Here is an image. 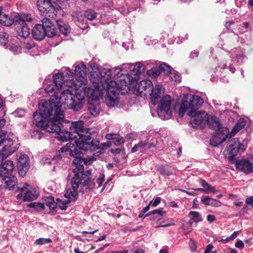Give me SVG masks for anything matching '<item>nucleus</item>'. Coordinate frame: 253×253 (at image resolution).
<instances>
[{
	"label": "nucleus",
	"instance_id": "obj_56",
	"mask_svg": "<svg viewBox=\"0 0 253 253\" xmlns=\"http://www.w3.org/2000/svg\"><path fill=\"white\" fill-rule=\"evenodd\" d=\"M133 65L129 63L124 64L121 66L122 71L124 70L126 72L131 71Z\"/></svg>",
	"mask_w": 253,
	"mask_h": 253
},
{
	"label": "nucleus",
	"instance_id": "obj_14",
	"mask_svg": "<svg viewBox=\"0 0 253 253\" xmlns=\"http://www.w3.org/2000/svg\"><path fill=\"white\" fill-rule=\"evenodd\" d=\"M204 101L197 95H187L182 101V108L187 107L189 111H198Z\"/></svg>",
	"mask_w": 253,
	"mask_h": 253
},
{
	"label": "nucleus",
	"instance_id": "obj_16",
	"mask_svg": "<svg viewBox=\"0 0 253 253\" xmlns=\"http://www.w3.org/2000/svg\"><path fill=\"white\" fill-rule=\"evenodd\" d=\"M245 150V145L241 143L237 138H233L229 140L225 151L227 152L230 158H233Z\"/></svg>",
	"mask_w": 253,
	"mask_h": 253
},
{
	"label": "nucleus",
	"instance_id": "obj_36",
	"mask_svg": "<svg viewBox=\"0 0 253 253\" xmlns=\"http://www.w3.org/2000/svg\"><path fill=\"white\" fill-rule=\"evenodd\" d=\"M24 48L25 50V52L29 53L30 55L32 56L37 55L36 52L37 50V48L33 41H31L25 43Z\"/></svg>",
	"mask_w": 253,
	"mask_h": 253
},
{
	"label": "nucleus",
	"instance_id": "obj_23",
	"mask_svg": "<svg viewBox=\"0 0 253 253\" xmlns=\"http://www.w3.org/2000/svg\"><path fill=\"white\" fill-rule=\"evenodd\" d=\"M42 23L44 26L45 36L52 37L55 35L56 30L54 25L48 17H44L42 20Z\"/></svg>",
	"mask_w": 253,
	"mask_h": 253
},
{
	"label": "nucleus",
	"instance_id": "obj_30",
	"mask_svg": "<svg viewBox=\"0 0 253 253\" xmlns=\"http://www.w3.org/2000/svg\"><path fill=\"white\" fill-rule=\"evenodd\" d=\"M200 183L201 186L203 187V188H195L194 189V190L203 192L206 194H209L211 192L213 194H216L219 192L217 190L215 189L214 187H212L205 180L201 179Z\"/></svg>",
	"mask_w": 253,
	"mask_h": 253
},
{
	"label": "nucleus",
	"instance_id": "obj_48",
	"mask_svg": "<svg viewBox=\"0 0 253 253\" xmlns=\"http://www.w3.org/2000/svg\"><path fill=\"white\" fill-rule=\"evenodd\" d=\"M51 242V240L49 238H40L35 241V244L38 245H42L50 243Z\"/></svg>",
	"mask_w": 253,
	"mask_h": 253
},
{
	"label": "nucleus",
	"instance_id": "obj_22",
	"mask_svg": "<svg viewBox=\"0 0 253 253\" xmlns=\"http://www.w3.org/2000/svg\"><path fill=\"white\" fill-rule=\"evenodd\" d=\"M164 92L165 88L160 84H157L154 87H152L150 93L151 101L154 105L158 103L161 95L163 94Z\"/></svg>",
	"mask_w": 253,
	"mask_h": 253
},
{
	"label": "nucleus",
	"instance_id": "obj_46",
	"mask_svg": "<svg viewBox=\"0 0 253 253\" xmlns=\"http://www.w3.org/2000/svg\"><path fill=\"white\" fill-rule=\"evenodd\" d=\"M28 206L30 208H34L38 211H42L44 209V204L40 203H31L28 205Z\"/></svg>",
	"mask_w": 253,
	"mask_h": 253
},
{
	"label": "nucleus",
	"instance_id": "obj_61",
	"mask_svg": "<svg viewBox=\"0 0 253 253\" xmlns=\"http://www.w3.org/2000/svg\"><path fill=\"white\" fill-rule=\"evenodd\" d=\"M5 120L3 119L0 120V135H6V132L1 128L5 125Z\"/></svg>",
	"mask_w": 253,
	"mask_h": 253
},
{
	"label": "nucleus",
	"instance_id": "obj_15",
	"mask_svg": "<svg viewBox=\"0 0 253 253\" xmlns=\"http://www.w3.org/2000/svg\"><path fill=\"white\" fill-rule=\"evenodd\" d=\"M70 88L72 89L73 91H75V95H73L75 103H74V111H78L83 107L84 100L85 99V96H86V84L84 85H83L81 87H78L77 88L74 87Z\"/></svg>",
	"mask_w": 253,
	"mask_h": 253
},
{
	"label": "nucleus",
	"instance_id": "obj_26",
	"mask_svg": "<svg viewBox=\"0 0 253 253\" xmlns=\"http://www.w3.org/2000/svg\"><path fill=\"white\" fill-rule=\"evenodd\" d=\"M2 177L3 178L1 182L3 187L8 190L13 189L17 184V180L16 177L11 174L3 176Z\"/></svg>",
	"mask_w": 253,
	"mask_h": 253
},
{
	"label": "nucleus",
	"instance_id": "obj_60",
	"mask_svg": "<svg viewBox=\"0 0 253 253\" xmlns=\"http://www.w3.org/2000/svg\"><path fill=\"white\" fill-rule=\"evenodd\" d=\"M189 244L192 252H194L196 250L197 245L193 239H191L190 240Z\"/></svg>",
	"mask_w": 253,
	"mask_h": 253
},
{
	"label": "nucleus",
	"instance_id": "obj_24",
	"mask_svg": "<svg viewBox=\"0 0 253 253\" xmlns=\"http://www.w3.org/2000/svg\"><path fill=\"white\" fill-rule=\"evenodd\" d=\"M14 168L13 161L6 160L2 162L0 165V177L11 174Z\"/></svg>",
	"mask_w": 253,
	"mask_h": 253
},
{
	"label": "nucleus",
	"instance_id": "obj_20",
	"mask_svg": "<svg viewBox=\"0 0 253 253\" xmlns=\"http://www.w3.org/2000/svg\"><path fill=\"white\" fill-rule=\"evenodd\" d=\"M236 168L246 174L253 172V164L247 159H243L236 162Z\"/></svg>",
	"mask_w": 253,
	"mask_h": 253
},
{
	"label": "nucleus",
	"instance_id": "obj_1",
	"mask_svg": "<svg viewBox=\"0 0 253 253\" xmlns=\"http://www.w3.org/2000/svg\"><path fill=\"white\" fill-rule=\"evenodd\" d=\"M45 117L44 115L36 111L33 114V118L36 126L43 127L45 130L48 132H55L58 134L60 139L62 141L71 140L77 145L79 148L84 149H90L96 150L99 148V141L98 139L94 138V136L96 133H92L90 129L85 128L84 126V122L82 121L73 122L70 126V131L63 130L61 129L62 122H64V119L59 121L60 130L57 131H48L46 128L49 122H52L53 124H57L55 122V116L52 118Z\"/></svg>",
	"mask_w": 253,
	"mask_h": 253
},
{
	"label": "nucleus",
	"instance_id": "obj_7",
	"mask_svg": "<svg viewBox=\"0 0 253 253\" xmlns=\"http://www.w3.org/2000/svg\"><path fill=\"white\" fill-rule=\"evenodd\" d=\"M95 150H91L90 149H84L83 148H79L77 145H75L74 143L69 142L66 145L62 147L59 150V152H69V155L74 157V160L73 161V164L75 166V168L79 167L80 165L86 164V162L84 158H82L81 156V154L85 153V152L92 151Z\"/></svg>",
	"mask_w": 253,
	"mask_h": 253
},
{
	"label": "nucleus",
	"instance_id": "obj_17",
	"mask_svg": "<svg viewBox=\"0 0 253 253\" xmlns=\"http://www.w3.org/2000/svg\"><path fill=\"white\" fill-rule=\"evenodd\" d=\"M212 138L210 140L211 145L216 147L224 142L229 135V131L226 127H221L215 130Z\"/></svg>",
	"mask_w": 253,
	"mask_h": 253
},
{
	"label": "nucleus",
	"instance_id": "obj_50",
	"mask_svg": "<svg viewBox=\"0 0 253 253\" xmlns=\"http://www.w3.org/2000/svg\"><path fill=\"white\" fill-rule=\"evenodd\" d=\"M7 34L5 33L0 34V43L4 46L6 45L8 42Z\"/></svg>",
	"mask_w": 253,
	"mask_h": 253
},
{
	"label": "nucleus",
	"instance_id": "obj_51",
	"mask_svg": "<svg viewBox=\"0 0 253 253\" xmlns=\"http://www.w3.org/2000/svg\"><path fill=\"white\" fill-rule=\"evenodd\" d=\"M160 73L159 69L157 68H153L147 71V73L149 75H152L154 78L158 77Z\"/></svg>",
	"mask_w": 253,
	"mask_h": 253
},
{
	"label": "nucleus",
	"instance_id": "obj_38",
	"mask_svg": "<svg viewBox=\"0 0 253 253\" xmlns=\"http://www.w3.org/2000/svg\"><path fill=\"white\" fill-rule=\"evenodd\" d=\"M88 110L92 115L95 116L99 113L101 108L98 102L96 104H92L89 102Z\"/></svg>",
	"mask_w": 253,
	"mask_h": 253
},
{
	"label": "nucleus",
	"instance_id": "obj_49",
	"mask_svg": "<svg viewBox=\"0 0 253 253\" xmlns=\"http://www.w3.org/2000/svg\"><path fill=\"white\" fill-rule=\"evenodd\" d=\"M157 170L162 175H170L172 174V171L170 170H166L165 167L163 166H161L157 169Z\"/></svg>",
	"mask_w": 253,
	"mask_h": 253
},
{
	"label": "nucleus",
	"instance_id": "obj_13",
	"mask_svg": "<svg viewBox=\"0 0 253 253\" xmlns=\"http://www.w3.org/2000/svg\"><path fill=\"white\" fill-rule=\"evenodd\" d=\"M29 185L24 183L22 185H17V188L20 192L17 195V199H22L23 201H30L35 200L38 196V194L34 189H28Z\"/></svg>",
	"mask_w": 253,
	"mask_h": 253
},
{
	"label": "nucleus",
	"instance_id": "obj_62",
	"mask_svg": "<svg viewBox=\"0 0 253 253\" xmlns=\"http://www.w3.org/2000/svg\"><path fill=\"white\" fill-rule=\"evenodd\" d=\"M170 78L172 81L175 82H179L180 81V77L176 73H171L170 76Z\"/></svg>",
	"mask_w": 253,
	"mask_h": 253
},
{
	"label": "nucleus",
	"instance_id": "obj_33",
	"mask_svg": "<svg viewBox=\"0 0 253 253\" xmlns=\"http://www.w3.org/2000/svg\"><path fill=\"white\" fill-rule=\"evenodd\" d=\"M33 18L30 14L23 13L20 15L15 16V23H20V24H27L26 22H31Z\"/></svg>",
	"mask_w": 253,
	"mask_h": 253
},
{
	"label": "nucleus",
	"instance_id": "obj_40",
	"mask_svg": "<svg viewBox=\"0 0 253 253\" xmlns=\"http://www.w3.org/2000/svg\"><path fill=\"white\" fill-rule=\"evenodd\" d=\"M144 67L141 62H137L134 66L133 65L132 71L135 75H138L143 72Z\"/></svg>",
	"mask_w": 253,
	"mask_h": 253
},
{
	"label": "nucleus",
	"instance_id": "obj_53",
	"mask_svg": "<svg viewBox=\"0 0 253 253\" xmlns=\"http://www.w3.org/2000/svg\"><path fill=\"white\" fill-rule=\"evenodd\" d=\"M124 142V140L123 138L117 135L115 136V137H114V138H113V141H112V143L116 146H119L123 144Z\"/></svg>",
	"mask_w": 253,
	"mask_h": 253
},
{
	"label": "nucleus",
	"instance_id": "obj_21",
	"mask_svg": "<svg viewBox=\"0 0 253 253\" xmlns=\"http://www.w3.org/2000/svg\"><path fill=\"white\" fill-rule=\"evenodd\" d=\"M17 168L19 175L24 176L29 168V157L26 155H23L19 158Z\"/></svg>",
	"mask_w": 253,
	"mask_h": 253
},
{
	"label": "nucleus",
	"instance_id": "obj_18",
	"mask_svg": "<svg viewBox=\"0 0 253 253\" xmlns=\"http://www.w3.org/2000/svg\"><path fill=\"white\" fill-rule=\"evenodd\" d=\"M106 84V87L107 89V93L105 99L106 104L109 107H115L118 105L119 102V94L116 92L115 88L110 86L108 84Z\"/></svg>",
	"mask_w": 253,
	"mask_h": 253
},
{
	"label": "nucleus",
	"instance_id": "obj_3",
	"mask_svg": "<svg viewBox=\"0 0 253 253\" xmlns=\"http://www.w3.org/2000/svg\"><path fill=\"white\" fill-rule=\"evenodd\" d=\"M100 75L101 81H104L106 84L118 90L124 89L126 87L130 88V85L135 83V79L128 74H121L116 79H112V71L109 69H103Z\"/></svg>",
	"mask_w": 253,
	"mask_h": 253
},
{
	"label": "nucleus",
	"instance_id": "obj_41",
	"mask_svg": "<svg viewBox=\"0 0 253 253\" xmlns=\"http://www.w3.org/2000/svg\"><path fill=\"white\" fill-rule=\"evenodd\" d=\"M191 219L195 222H198L202 221V218L201 214L197 211H191L189 213Z\"/></svg>",
	"mask_w": 253,
	"mask_h": 253
},
{
	"label": "nucleus",
	"instance_id": "obj_34",
	"mask_svg": "<svg viewBox=\"0 0 253 253\" xmlns=\"http://www.w3.org/2000/svg\"><path fill=\"white\" fill-rule=\"evenodd\" d=\"M246 121L243 118H240L237 121L235 126H234L233 129L230 132V137L234 136L239 131L241 130L246 125Z\"/></svg>",
	"mask_w": 253,
	"mask_h": 253
},
{
	"label": "nucleus",
	"instance_id": "obj_2",
	"mask_svg": "<svg viewBox=\"0 0 253 253\" xmlns=\"http://www.w3.org/2000/svg\"><path fill=\"white\" fill-rule=\"evenodd\" d=\"M61 92L60 97L57 94H53L48 101L42 100L39 104L40 107L39 113L45 117H51L54 112L53 116L57 118L55 120L57 124L49 122L46 128L48 131H57L60 130L59 126L58 125L59 124V121L64 119L65 117L62 109H71L74 110L75 103L72 89L67 87L64 88Z\"/></svg>",
	"mask_w": 253,
	"mask_h": 253
},
{
	"label": "nucleus",
	"instance_id": "obj_9",
	"mask_svg": "<svg viewBox=\"0 0 253 253\" xmlns=\"http://www.w3.org/2000/svg\"><path fill=\"white\" fill-rule=\"evenodd\" d=\"M83 175L80 176L82 180L81 186H86L88 189L98 188L100 187L104 181V175L101 173L99 175L93 179L91 178V171L87 170L84 173V169L82 172Z\"/></svg>",
	"mask_w": 253,
	"mask_h": 253
},
{
	"label": "nucleus",
	"instance_id": "obj_29",
	"mask_svg": "<svg viewBox=\"0 0 253 253\" xmlns=\"http://www.w3.org/2000/svg\"><path fill=\"white\" fill-rule=\"evenodd\" d=\"M15 27L18 35L23 38L29 37L30 33V28L27 24L15 23Z\"/></svg>",
	"mask_w": 253,
	"mask_h": 253
},
{
	"label": "nucleus",
	"instance_id": "obj_12",
	"mask_svg": "<svg viewBox=\"0 0 253 253\" xmlns=\"http://www.w3.org/2000/svg\"><path fill=\"white\" fill-rule=\"evenodd\" d=\"M190 123L193 127L201 128L207 124L208 115L205 111H189Z\"/></svg>",
	"mask_w": 253,
	"mask_h": 253
},
{
	"label": "nucleus",
	"instance_id": "obj_52",
	"mask_svg": "<svg viewBox=\"0 0 253 253\" xmlns=\"http://www.w3.org/2000/svg\"><path fill=\"white\" fill-rule=\"evenodd\" d=\"M64 77L66 76L67 79L66 80H73V73L70 71L69 68H65L64 72L62 74Z\"/></svg>",
	"mask_w": 253,
	"mask_h": 253
},
{
	"label": "nucleus",
	"instance_id": "obj_31",
	"mask_svg": "<svg viewBox=\"0 0 253 253\" xmlns=\"http://www.w3.org/2000/svg\"><path fill=\"white\" fill-rule=\"evenodd\" d=\"M207 123L210 128L216 130L222 127L218 119L213 116L208 117Z\"/></svg>",
	"mask_w": 253,
	"mask_h": 253
},
{
	"label": "nucleus",
	"instance_id": "obj_44",
	"mask_svg": "<svg viewBox=\"0 0 253 253\" xmlns=\"http://www.w3.org/2000/svg\"><path fill=\"white\" fill-rule=\"evenodd\" d=\"M160 72H163L165 74L168 75L170 74L171 68L170 66L166 63H163L160 65L159 68Z\"/></svg>",
	"mask_w": 253,
	"mask_h": 253
},
{
	"label": "nucleus",
	"instance_id": "obj_32",
	"mask_svg": "<svg viewBox=\"0 0 253 253\" xmlns=\"http://www.w3.org/2000/svg\"><path fill=\"white\" fill-rule=\"evenodd\" d=\"M165 213L162 209H160L148 212L146 216H150L151 220L159 221L164 216Z\"/></svg>",
	"mask_w": 253,
	"mask_h": 253
},
{
	"label": "nucleus",
	"instance_id": "obj_54",
	"mask_svg": "<svg viewBox=\"0 0 253 253\" xmlns=\"http://www.w3.org/2000/svg\"><path fill=\"white\" fill-rule=\"evenodd\" d=\"M5 18V20L4 21H2V20H1L4 25L6 26H9L11 25L12 24H14V25H15V17L13 19H12L10 18H9L8 16H6Z\"/></svg>",
	"mask_w": 253,
	"mask_h": 253
},
{
	"label": "nucleus",
	"instance_id": "obj_25",
	"mask_svg": "<svg viewBox=\"0 0 253 253\" xmlns=\"http://www.w3.org/2000/svg\"><path fill=\"white\" fill-rule=\"evenodd\" d=\"M53 82L54 83L56 89L57 91H61L65 87H70L67 85L65 82L69 80H64V77L62 73H57L53 76Z\"/></svg>",
	"mask_w": 253,
	"mask_h": 253
},
{
	"label": "nucleus",
	"instance_id": "obj_47",
	"mask_svg": "<svg viewBox=\"0 0 253 253\" xmlns=\"http://www.w3.org/2000/svg\"><path fill=\"white\" fill-rule=\"evenodd\" d=\"M55 85H53L52 84H48L45 88V91L46 93H53L54 94H57L58 92H60V91H57L56 89V87L55 86Z\"/></svg>",
	"mask_w": 253,
	"mask_h": 253
},
{
	"label": "nucleus",
	"instance_id": "obj_58",
	"mask_svg": "<svg viewBox=\"0 0 253 253\" xmlns=\"http://www.w3.org/2000/svg\"><path fill=\"white\" fill-rule=\"evenodd\" d=\"M122 71H123L121 67L115 68V69H114V76L113 77V79H116L117 78H119L121 74H123L122 73H121Z\"/></svg>",
	"mask_w": 253,
	"mask_h": 253
},
{
	"label": "nucleus",
	"instance_id": "obj_57",
	"mask_svg": "<svg viewBox=\"0 0 253 253\" xmlns=\"http://www.w3.org/2000/svg\"><path fill=\"white\" fill-rule=\"evenodd\" d=\"M161 200V198L160 197H157L155 199L151 201L148 205H149V207L150 205H152L153 207H155L160 203Z\"/></svg>",
	"mask_w": 253,
	"mask_h": 253
},
{
	"label": "nucleus",
	"instance_id": "obj_39",
	"mask_svg": "<svg viewBox=\"0 0 253 253\" xmlns=\"http://www.w3.org/2000/svg\"><path fill=\"white\" fill-rule=\"evenodd\" d=\"M137 144V145H139V149L140 152H142L151 147H156V145L154 144L153 142L148 143L146 140H145L144 141H141Z\"/></svg>",
	"mask_w": 253,
	"mask_h": 253
},
{
	"label": "nucleus",
	"instance_id": "obj_59",
	"mask_svg": "<svg viewBox=\"0 0 253 253\" xmlns=\"http://www.w3.org/2000/svg\"><path fill=\"white\" fill-rule=\"evenodd\" d=\"M42 136V133L38 130H36L33 131L32 136H34L35 138L40 139Z\"/></svg>",
	"mask_w": 253,
	"mask_h": 253
},
{
	"label": "nucleus",
	"instance_id": "obj_6",
	"mask_svg": "<svg viewBox=\"0 0 253 253\" xmlns=\"http://www.w3.org/2000/svg\"><path fill=\"white\" fill-rule=\"evenodd\" d=\"M91 67H92V71L90 72V76L91 78L94 77V80H92V82L95 84L93 85L94 88L88 87L87 88L86 87V96L88 98L89 102L91 101L97 102L101 94V91L99 89L98 82L99 81L103 82L104 81H101L100 71L97 65L93 64L91 65Z\"/></svg>",
	"mask_w": 253,
	"mask_h": 253
},
{
	"label": "nucleus",
	"instance_id": "obj_5",
	"mask_svg": "<svg viewBox=\"0 0 253 253\" xmlns=\"http://www.w3.org/2000/svg\"><path fill=\"white\" fill-rule=\"evenodd\" d=\"M84 170V165H80L79 167L74 168L72 170L73 174L70 173L73 176L71 180L72 187L68 189L65 193V197L70 201H75L78 197V189L82 184V180L80 176H82V172Z\"/></svg>",
	"mask_w": 253,
	"mask_h": 253
},
{
	"label": "nucleus",
	"instance_id": "obj_64",
	"mask_svg": "<svg viewBox=\"0 0 253 253\" xmlns=\"http://www.w3.org/2000/svg\"><path fill=\"white\" fill-rule=\"evenodd\" d=\"M188 110V109L187 107H183L182 108V103L181 104L180 109H179V115L180 117H182L183 115L184 114L186 111Z\"/></svg>",
	"mask_w": 253,
	"mask_h": 253
},
{
	"label": "nucleus",
	"instance_id": "obj_11",
	"mask_svg": "<svg viewBox=\"0 0 253 253\" xmlns=\"http://www.w3.org/2000/svg\"><path fill=\"white\" fill-rule=\"evenodd\" d=\"M171 97L169 95L165 96L160 102L157 114L162 120L169 119L171 117Z\"/></svg>",
	"mask_w": 253,
	"mask_h": 253
},
{
	"label": "nucleus",
	"instance_id": "obj_28",
	"mask_svg": "<svg viewBox=\"0 0 253 253\" xmlns=\"http://www.w3.org/2000/svg\"><path fill=\"white\" fill-rule=\"evenodd\" d=\"M153 87V84L151 81L149 80H143L139 82L138 84V90L141 93L146 95L147 93H150Z\"/></svg>",
	"mask_w": 253,
	"mask_h": 253
},
{
	"label": "nucleus",
	"instance_id": "obj_43",
	"mask_svg": "<svg viewBox=\"0 0 253 253\" xmlns=\"http://www.w3.org/2000/svg\"><path fill=\"white\" fill-rule=\"evenodd\" d=\"M69 200H62L59 199H57V206H58L59 208L62 210H65L67 209V205L70 203Z\"/></svg>",
	"mask_w": 253,
	"mask_h": 253
},
{
	"label": "nucleus",
	"instance_id": "obj_63",
	"mask_svg": "<svg viewBox=\"0 0 253 253\" xmlns=\"http://www.w3.org/2000/svg\"><path fill=\"white\" fill-rule=\"evenodd\" d=\"M150 209L149 205H147L146 207H144L141 211L140 212L139 214V217H142L143 215L145 214V213L148 211V210Z\"/></svg>",
	"mask_w": 253,
	"mask_h": 253
},
{
	"label": "nucleus",
	"instance_id": "obj_27",
	"mask_svg": "<svg viewBox=\"0 0 253 253\" xmlns=\"http://www.w3.org/2000/svg\"><path fill=\"white\" fill-rule=\"evenodd\" d=\"M44 26L42 24H37L33 28L32 35L34 39L37 41H42L45 37Z\"/></svg>",
	"mask_w": 253,
	"mask_h": 253
},
{
	"label": "nucleus",
	"instance_id": "obj_35",
	"mask_svg": "<svg viewBox=\"0 0 253 253\" xmlns=\"http://www.w3.org/2000/svg\"><path fill=\"white\" fill-rule=\"evenodd\" d=\"M201 202L206 206H211L213 207H218L221 205L220 201L210 198L209 196H206L201 199Z\"/></svg>",
	"mask_w": 253,
	"mask_h": 253
},
{
	"label": "nucleus",
	"instance_id": "obj_45",
	"mask_svg": "<svg viewBox=\"0 0 253 253\" xmlns=\"http://www.w3.org/2000/svg\"><path fill=\"white\" fill-rule=\"evenodd\" d=\"M97 13L92 10H86L84 13L85 18L90 21L94 20L96 17Z\"/></svg>",
	"mask_w": 253,
	"mask_h": 253
},
{
	"label": "nucleus",
	"instance_id": "obj_8",
	"mask_svg": "<svg viewBox=\"0 0 253 253\" xmlns=\"http://www.w3.org/2000/svg\"><path fill=\"white\" fill-rule=\"evenodd\" d=\"M85 71L86 66L84 64L81 63L76 66L75 69L76 80H69L68 81L65 82L66 84L75 88L84 85L87 83Z\"/></svg>",
	"mask_w": 253,
	"mask_h": 253
},
{
	"label": "nucleus",
	"instance_id": "obj_42",
	"mask_svg": "<svg viewBox=\"0 0 253 253\" xmlns=\"http://www.w3.org/2000/svg\"><path fill=\"white\" fill-rule=\"evenodd\" d=\"M46 203L51 210L54 211L57 208V204L55 202L54 199L52 197H48L46 200Z\"/></svg>",
	"mask_w": 253,
	"mask_h": 253
},
{
	"label": "nucleus",
	"instance_id": "obj_10",
	"mask_svg": "<svg viewBox=\"0 0 253 253\" xmlns=\"http://www.w3.org/2000/svg\"><path fill=\"white\" fill-rule=\"evenodd\" d=\"M17 149L12 139L6 138L5 135H0V160L6 158Z\"/></svg>",
	"mask_w": 253,
	"mask_h": 253
},
{
	"label": "nucleus",
	"instance_id": "obj_37",
	"mask_svg": "<svg viewBox=\"0 0 253 253\" xmlns=\"http://www.w3.org/2000/svg\"><path fill=\"white\" fill-rule=\"evenodd\" d=\"M56 22L60 32L64 36H67L70 31L69 26L65 24L62 20H57Z\"/></svg>",
	"mask_w": 253,
	"mask_h": 253
},
{
	"label": "nucleus",
	"instance_id": "obj_19",
	"mask_svg": "<svg viewBox=\"0 0 253 253\" xmlns=\"http://www.w3.org/2000/svg\"><path fill=\"white\" fill-rule=\"evenodd\" d=\"M229 56L232 63L237 65L242 64L245 59V52L240 48H234L229 52Z\"/></svg>",
	"mask_w": 253,
	"mask_h": 253
},
{
	"label": "nucleus",
	"instance_id": "obj_4",
	"mask_svg": "<svg viewBox=\"0 0 253 253\" xmlns=\"http://www.w3.org/2000/svg\"><path fill=\"white\" fill-rule=\"evenodd\" d=\"M59 0H38L37 4L42 15L45 17L54 18L58 14L63 12L61 7L56 3Z\"/></svg>",
	"mask_w": 253,
	"mask_h": 253
},
{
	"label": "nucleus",
	"instance_id": "obj_55",
	"mask_svg": "<svg viewBox=\"0 0 253 253\" xmlns=\"http://www.w3.org/2000/svg\"><path fill=\"white\" fill-rule=\"evenodd\" d=\"M9 49L13 54H17L20 53L21 48L17 45L13 44L10 45Z\"/></svg>",
	"mask_w": 253,
	"mask_h": 253
}]
</instances>
